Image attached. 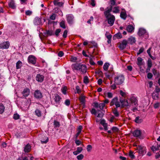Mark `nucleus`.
<instances>
[{"label": "nucleus", "mask_w": 160, "mask_h": 160, "mask_svg": "<svg viewBox=\"0 0 160 160\" xmlns=\"http://www.w3.org/2000/svg\"><path fill=\"white\" fill-rule=\"evenodd\" d=\"M112 9V6H110L107 7L104 12L105 17L106 18L108 23L110 25V26L113 25L115 19V16L110 13Z\"/></svg>", "instance_id": "f257e3e1"}, {"label": "nucleus", "mask_w": 160, "mask_h": 160, "mask_svg": "<svg viewBox=\"0 0 160 160\" xmlns=\"http://www.w3.org/2000/svg\"><path fill=\"white\" fill-rule=\"evenodd\" d=\"M138 34L139 36L142 39H147L148 37V34L145 29L143 28L139 29Z\"/></svg>", "instance_id": "f03ea898"}, {"label": "nucleus", "mask_w": 160, "mask_h": 160, "mask_svg": "<svg viewBox=\"0 0 160 160\" xmlns=\"http://www.w3.org/2000/svg\"><path fill=\"white\" fill-rule=\"evenodd\" d=\"M124 78L122 75H119L115 77L114 78V82L117 85H119L123 83Z\"/></svg>", "instance_id": "7ed1b4c3"}, {"label": "nucleus", "mask_w": 160, "mask_h": 160, "mask_svg": "<svg viewBox=\"0 0 160 160\" xmlns=\"http://www.w3.org/2000/svg\"><path fill=\"white\" fill-rule=\"evenodd\" d=\"M67 20L69 24H72L73 23L74 17L72 14H69L66 16Z\"/></svg>", "instance_id": "20e7f679"}, {"label": "nucleus", "mask_w": 160, "mask_h": 160, "mask_svg": "<svg viewBox=\"0 0 160 160\" xmlns=\"http://www.w3.org/2000/svg\"><path fill=\"white\" fill-rule=\"evenodd\" d=\"M139 150V153L142 156L145 154L146 152V147L143 146H138V147Z\"/></svg>", "instance_id": "39448f33"}, {"label": "nucleus", "mask_w": 160, "mask_h": 160, "mask_svg": "<svg viewBox=\"0 0 160 160\" xmlns=\"http://www.w3.org/2000/svg\"><path fill=\"white\" fill-rule=\"evenodd\" d=\"M10 46V43L8 41L0 43V49H8Z\"/></svg>", "instance_id": "423d86ee"}, {"label": "nucleus", "mask_w": 160, "mask_h": 160, "mask_svg": "<svg viewBox=\"0 0 160 160\" xmlns=\"http://www.w3.org/2000/svg\"><path fill=\"white\" fill-rule=\"evenodd\" d=\"M128 43V41L127 40L124 39L122 41V42L119 44L118 47L121 50H123L126 48Z\"/></svg>", "instance_id": "0eeeda50"}, {"label": "nucleus", "mask_w": 160, "mask_h": 160, "mask_svg": "<svg viewBox=\"0 0 160 160\" xmlns=\"http://www.w3.org/2000/svg\"><path fill=\"white\" fill-rule=\"evenodd\" d=\"M28 61L29 63L34 65L36 63V59L33 56L30 55L28 57Z\"/></svg>", "instance_id": "6e6552de"}, {"label": "nucleus", "mask_w": 160, "mask_h": 160, "mask_svg": "<svg viewBox=\"0 0 160 160\" xmlns=\"http://www.w3.org/2000/svg\"><path fill=\"white\" fill-rule=\"evenodd\" d=\"M34 96L36 98L40 99L42 98V95L40 90H37L34 92Z\"/></svg>", "instance_id": "1a4fd4ad"}, {"label": "nucleus", "mask_w": 160, "mask_h": 160, "mask_svg": "<svg viewBox=\"0 0 160 160\" xmlns=\"http://www.w3.org/2000/svg\"><path fill=\"white\" fill-rule=\"evenodd\" d=\"M61 99V98L60 96L58 94H55V97L54 98V100L55 102V104L57 105H56V106H58V105L60 104V102Z\"/></svg>", "instance_id": "9d476101"}, {"label": "nucleus", "mask_w": 160, "mask_h": 160, "mask_svg": "<svg viewBox=\"0 0 160 160\" xmlns=\"http://www.w3.org/2000/svg\"><path fill=\"white\" fill-rule=\"evenodd\" d=\"M120 101L121 103V107H123L125 106H130V105L128 104V100L125 99L123 100L120 99Z\"/></svg>", "instance_id": "9b49d317"}, {"label": "nucleus", "mask_w": 160, "mask_h": 160, "mask_svg": "<svg viewBox=\"0 0 160 160\" xmlns=\"http://www.w3.org/2000/svg\"><path fill=\"white\" fill-rule=\"evenodd\" d=\"M30 90L28 88H26L24 89L23 91L22 92V94L24 97H28L30 94Z\"/></svg>", "instance_id": "f8f14e48"}, {"label": "nucleus", "mask_w": 160, "mask_h": 160, "mask_svg": "<svg viewBox=\"0 0 160 160\" xmlns=\"http://www.w3.org/2000/svg\"><path fill=\"white\" fill-rule=\"evenodd\" d=\"M44 76L40 74H37L36 77V80L38 82H42L44 80Z\"/></svg>", "instance_id": "ddd939ff"}, {"label": "nucleus", "mask_w": 160, "mask_h": 160, "mask_svg": "<svg viewBox=\"0 0 160 160\" xmlns=\"http://www.w3.org/2000/svg\"><path fill=\"white\" fill-rule=\"evenodd\" d=\"M130 100L132 104L137 106L138 105V100L137 98L134 96H132L130 98Z\"/></svg>", "instance_id": "4468645a"}, {"label": "nucleus", "mask_w": 160, "mask_h": 160, "mask_svg": "<svg viewBox=\"0 0 160 160\" xmlns=\"http://www.w3.org/2000/svg\"><path fill=\"white\" fill-rule=\"evenodd\" d=\"M79 70L82 72V74L85 73L87 72V67L85 65L81 64Z\"/></svg>", "instance_id": "2eb2a0df"}, {"label": "nucleus", "mask_w": 160, "mask_h": 160, "mask_svg": "<svg viewBox=\"0 0 160 160\" xmlns=\"http://www.w3.org/2000/svg\"><path fill=\"white\" fill-rule=\"evenodd\" d=\"M81 65V64L80 63H76L72 65V68L73 70H79Z\"/></svg>", "instance_id": "dca6fc26"}, {"label": "nucleus", "mask_w": 160, "mask_h": 160, "mask_svg": "<svg viewBox=\"0 0 160 160\" xmlns=\"http://www.w3.org/2000/svg\"><path fill=\"white\" fill-rule=\"evenodd\" d=\"M8 5L10 8L12 9H14L16 8L14 2L13 0H9L8 2Z\"/></svg>", "instance_id": "f3484780"}, {"label": "nucleus", "mask_w": 160, "mask_h": 160, "mask_svg": "<svg viewBox=\"0 0 160 160\" xmlns=\"http://www.w3.org/2000/svg\"><path fill=\"white\" fill-rule=\"evenodd\" d=\"M34 23L35 25H38L41 23V19L38 17H36L34 20Z\"/></svg>", "instance_id": "a211bd4d"}, {"label": "nucleus", "mask_w": 160, "mask_h": 160, "mask_svg": "<svg viewBox=\"0 0 160 160\" xmlns=\"http://www.w3.org/2000/svg\"><path fill=\"white\" fill-rule=\"evenodd\" d=\"M82 150L83 149L82 147H78L77 148L76 150L74 152H73V153L74 155H77L80 153L82 151Z\"/></svg>", "instance_id": "6ab92c4d"}, {"label": "nucleus", "mask_w": 160, "mask_h": 160, "mask_svg": "<svg viewBox=\"0 0 160 160\" xmlns=\"http://www.w3.org/2000/svg\"><path fill=\"white\" fill-rule=\"evenodd\" d=\"M134 28L132 25H129L127 27L126 29L127 31L129 32H133Z\"/></svg>", "instance_id": "aec40b11"}, {"label": "nucleus", "mask_w": 160, "mask_h": 160, "mask_svg": "<svg viewBox=\"0 0 160 160\" xmlns=\"http://www.w3.org/2000/svg\"><path fill=\"white\" fill-rule=\"evenodd\" d=\"M141 134V131L138 130H135L133 133L134 136L136 137H140Z\"/></svg>", "instance_id": "412c9836"}, {"label": "nucleus", "mask_w": 160, "mask_h": 160, "mask_svg": "<svg viewBox=\"0 0 160 160\" xmlns=\"http://www.w3.org/2000/svg\"><path fill=\"white\" fill-rule=\"evenodd\" d=\"M31 149V147L29 144H27L25 147L24 148V151L25 152H29Z\"/></svg>", "instance_id": "4be33fe9"}, {"label": "nucleus", "mask_w": 160, "mask_h": 160, "mask_svg": "<svg viewBox=\"0 0 160 160\" xmlns=\"http://www.w3.org/2000/svg\"><path fill=\"white\" fill-rule=\"evenodd\" d=\"M136 42L135 38L131 37L128 38V42L130 44H132L135 43Z\"/></svg>", "instance_id": "5701e85b"}, {"label": "nucleus", "mask_w": 160, "mask_h": 160, "mask_svg": "<svg viewBox=\"0 0 160 160\" xmlns=\"http://www.w3.org/2000/svg\"><path fill=\"white\" fill-rule=\"evenodd\" d=\"M53 3L55 6H58L59 7L62 6L63 4V3L62 2H58L56 0H55L53 1Z\"/></svg>", "instance_id": "b1692460"}, {"label": "nucleus", "mask_w": 160, "mask_h": 160, "mask_svg": "<svg viewBox=\"0 0 160 160\" xmlns=\"http://www.w3.org/2000/svg\"><path fill=\"white\" fill-rule=\"evenodd\" d=\"M120 17L123 20H126L127 17V14L126 12H121L120 13Z\"/></svg>", "instance_id": "393cba45"}, {"label": "nucleus", "mask_w": 160, "mask_h": 160, "mask_svg": "<svg viewBox=\"0 0 160 160\" xmlns=\"http://www.w3.org/2000/svg\"><path fill=\"white\" fill-rule=\"evenodd\" d=\"M100 123L103 126L105 130H108L107 125L105 123V121L104 120H102L100 121Z\"/></svg>", "instance_id": "a878e982"}, {"label": "nucleus", "mask_w": 160, "mask_h": 160, "mask_svg": "<svg viewBox=\"0 0 160 160\" xmlns=\"http://www.w3.org/2000/svg\"><path fill=\"white\" fill-rule=\"evenodd\" d=\"M118 101V98L117 97H115L111 101L110 105L111 106H112L113 105H115V103L117 102V101Z\"/></svg>", "instance_id": "bb28decb"}, {"label": "nucleus", "mask_w": 160, "mask_h": 160, "mask_svg": "<svg viewBox=\"0 0 160 160\" xmlns=\"http://www.w3.org/2000/svg\"><path fill=\"white\" fill-rule=\"evenodd\" d=\"M134 121L136 123H140L142 122L143 119L141 118H140L138 116L136 118Z\"/></svg>", "instance_id": "cd10ccee"}, {"label": "nucleus", "mask_w": 160, "mask_h": 160, "mask_svg": "<svg viewBox=\"0 0 160 160\" xmlns=\"http://www.w3.org/2000/svg\"><path fill=\"white\" fill-rule=\"evenodd\" d=\"M159 94H157L154 92H153L152 95V98L154 100H158L159 98Z\"/></svg>", "instance_id": "c85d7f7f"}, {"label": "nucleus", "mask_w": 160, "mask_h": 160, "mask_svg": "<svg viewBox=\"0 0 160 160\" xmlns=\"http://www.w3.org/2000/svg\"><path fill=\"white\" fill-rule=\"evenodd\" d=\"M113 113L116 117H118L119 116V113L118 111L117 108H114L112 109Z\"/></svg>", "instance_id": "c756f323"}, {"label": "nucleus", "mask_w": 160, "mask_h": 160, "mask_svg": "<svg viewBox=\"0 0 160 160\" xmlns=\"http://www.w3.org/2000/svg\"><path fill=\"white\" fill-rule=\"evenodd\" d=\"M122 37V35L120 33H118L114 35L113 38V39H115V38L120 39Z\"/></svg>", "instance_id": "7c9ffc66"}, {"label": "nucleus", "mask_w": 160, "mask_h": 160, "mask_svg": "<svg viewBox=\"0 0 160 160\" xmlns=\"http://www.w3.org/2000/svg\"><path fill=\"white\" fill-rule=\"evenodd\" d=\"M22 66V62L20 61H18L16 64V67L17 69L20 68Z\"/></svg>", "instance_id": "2f4dec72"}, {"label": "nucleus", "mask_w": 160, "mask_h": 160, "mask_svg": "<svg viewBox=\"0 0 160 160\" xmlns=\"http://www.w3.org/2000/svg\"><path fill=\"white\" fill-rule=\"evenodd\" d=\"M120 10L118 6L115 7L113 8L112 12L114 13H117L119 12Z\"/></svg>", "instance_id": "473e14b6"}, {"label": "nucleus", "mask_w": 160, "mask_h": 160, "mask_svg": "<svg viewBox=\"0 0 160 160\" xmlns=\"http://www.w3.org/2000/svg\"><path fill=\"white\" fill-rule=\"evenodd\" d=\"M5 107L2 103L0 104V114H2L4 111Z\"/></svg>", "instance_id": "72a5a7b5"}, {"label": "nucleus", "mask_w": 160, "mask_h": 160, "mask_svg": "<svg viewBox=\"0 0 160 160\" xmlns=\"http://www.w3.org/2000/svg\"><path fill=\"white\" fill-rule=\"evenodd\" d=\"M35 114L38 117H41V112L40 110L37 109L35 112Z\"/></svg>", "instance_id": "f704fd0d"}, {"label": "nucleus", "mask_w": 160, "mask_h": 160, "mask_svg": "<svg viewBox=\"0 0 160 160\" xmlns=\"http://www.w3.org/2000/svg\"><path fill=\"white\" fill-rule=\"evenodd\" d=\"M53 125L54 128H59L60 126L59 122L56 120L54 121Z\"/></svg>", "instance_id": "c9c22d12"}, {"label": "nucleus", "mask_w": 160, "mask_h": 160, "mask_svg": "<svg viewBox=\"0 0 160 160\" xmlns=\"http://www.w3.org/2000/svg\"><path fill=\"white\" fill-rule=\"evenodd\" d=\"M152 72L155 76H157L158 77H159V73L154 68L152 69Z\"/></svg>", "instance_id": "e433bc0d"}, {"label": "nucleus", "mask_w": 160, "mask_h": 160, "mask_svg": "<svg viewBox=\"0 0 160 160\" xmlns=\"http://www.w3.org/2000/svg\"><path fill=\"white\" fill-rule=\"evenodd\" d=\"M60 27L63 29L66 28V26L65 25V22L64 20L62 21L60 23Z\"/></svg>", "instance_id": "4c0bfd02"}, {"label": "nucleus", "mask_w": 160, "mask_h": 160, "mask_svg": "<svg viewBox=\"0 0 160 160\" xmlns=\"http://www.w3.org/2000/svg\"><path fill=\"white\" fill-rule=\"evenodd\" d=\"M53 31L52 30H46L44 34L48 36H51L53 34Z\"/></svg>", "instance_id": "58836bf2"}, {"label": "nucleus", "mask_w": 160, "mask_h": 160, "mask_svg": "<svg viewBox=\"0 0 160 160\" xmlns=\"http://www.w3.org/2000/svg\"><path fill=\"white\" fill-rule=\"evenodd\" d=\"M109 64L108 63L106 62L104 65L103 66V68L105 71H107L108 70V67Z\"/></svg>", "instance_id": "ea45409f"}, {"label": "nucleus", "mask_w": 160, "mask_h": 160, "mask_svg": "<svg viewBox=\"0 0 160 160\" xmlns=\"http://www.w3.org/2000/svg\"><path fill=\"white\" fill-rule=\"evenodd\" d=\"M142 60H143V59L142 58H140V57H138V59H137V60H138L137 64L139 66L141 65L142 64Z\"/></svg>", "instance_id": "a19ab883"}, {"label": "nucleus", "mask_w": 160, "mask_h": 160, "mask_svg": "<svg viewBox=\"0 0 160 160\" xmlns=\"http://www.w3.org/2000/svg\"><path fill=\"white\" fill-rule=\"evenodd\" d=\"M79 100L81 103H82V104H85V98L84 96H81Z\"/></svg>", "instance_id": "79ce46f5"}, {"label": "nucleus", "mask_w": 160, "mask_h": 160, "mask_svg": "<svg viewBox=\"0 0 160 160\" xmlns=\"http://www.w3.org/2000/svg\"><path fill=\"white\" fill-rule=\"evenodd\" d=\"M105 106L104 103H101L99 104V108L101 110H103Z\"/></svg>", "instance_id": "37998d69"}, {"label": "nucleus", "mask_w": 160, "mask_h": 160, "mask_svg": "<svg viewBox=\"0 0 160 160\" xmlns=\"http://www.w3.org/2000/svg\"><path fill=\"white\" fill-rule=\"evenodd\" d=\"M84 158V155L82 154H80L77 157L78 160H82Z\"/></svg>", "instance_id": "c03bdc74"}, {"label": "nucleus", "mask_w": 160, "mask_h": 160, "mask_svg": "<svg viewBox=\"0 0 160 160\" xmlns=\"http://www.w3.org/2000/svg\"><path fill=\"white\" fill-rule=\"evenodd\" d=\"M111 129L113 132H118V128L116 127H112Z\"/></svg>", "instance_id": "a18cd8bd"}, {"label": "nucleus", "mask_w": 160, "mask_h": 160, "mask_svg": "<svg viewBox=\"0 0 160 160\" xmlns=\"http://www.w3.org/2000/svg\"><path fill=\"white\" fill-rule=\"evenodd\" d=\"M20 116L17 113L14 114L13 116V118L15 120H18L19 119Z\"/></svg>", "instance_id": "49530a36"}, {"label": "nucleus", "mask_w": 160, "mask_h": 160, "mask_svg": "<svg viewBox=\"0 0 160 160\" xmlns=\"http://www.w3.org/2000/svg\"><path fill=\"white\" fill-rule=\"evenodd\" d=\"M83 81L86 84H87L88 83V78L87 76H86L84 77Z\"/></svg>", "instance_id": "de8ad7c7"}, {"label": "nucleus", "mask_w": 160, "mask_h": 160, "mask_svg": "<svg viewBox=\"0 0 160 160\" xmlns=\"http://www.w3.org/2000/svg\"><path fill=\"white\" fill-rule=\"evenodd\" d=\"M152 65L151 60L150 59H149L148 62V67L151 68L152 66Z\"/></svg>", "instance_id": "09e8293b"}, {"label": "nucleus", "mask_w": 160, "mask_h": 160, "mask_svg": "<svg viewBox=\"0 0 160 160\" xmlns=\"http://www.w3.org/2000/svg\"><path fill=\"white\" fill-rule=\"evenodd\" d=\"M76 89L77 90V93L80 94L81 92V90L78 86H77L76 87Z\"/></svg>", "instance_id": "8fccbe9b"}, {"label": "nucleus", "mask_w": 160, "mask_h": 160, "mask_svg": "<svg viewBox=\"0 0 160 160\" xmlns=\"http://www.w3.org/2000/svg\"><path fill=\"white\" fill-rule=\"evenodd\" d=\"M144 50V48L143 47L141 48L138 51V52H137V55H139L140 54L143 52Z\"/></svg>", "instance_id": "3c124183"}, {"label": "nucleus", "mask_w": 160, "mask_h": 160, "mask_svg": "<svg viewBox=\"0 0 160 160\" xmlns=\"http://www.w3.org/2000/svg\"><path fill=\"white\" fill-rule=\"evenodd\" d=\"M157 94H159V92H160V88H158V86H156L155 90L154 91Z\"/></svg>", "instance_id": "603ef678"}, {"label": "nucleus", "mask_w": 160, "mask_h": 160, "mask_svg": "<svg viewBox=\"0 0 160 160\" xmlns=\"http://www.w3.org/2000/svg\"><path fill=\"white\" fill-rule=\"evenodd\" d=\"M61 30L60 29H56L55 32L56 35L58 37L59 35V33L60 32Z\"/></svg>", "instance_id": "864d4df0"}, {"label": "nucleus", "mask_w": 160, "mask_h": 160, "mask_svg": "<svg viewBox=\"0 0 160 160\" xmlns=\"http://www.w3.org/2000/svg\"><path fill=\"white\" fill-rule=\"evenodd\" d=\"M82 128V126H79V127L77 129V132L78 133H80L81 132V131Z\"/></svg>", "instance_id": "5fc2aeb1"}, {"label": "nucleus", "mask_w": 160, "mask_h": 160, "mask_svg": "<svg viewBox=\"0 0 160 160\" xmlns=\"http://www.w3.org/2000/svg\"><path fill=\"white\" fill-rule=\"evenodd\" d=\"M68 31L67 30H65L64 32L63 33L62 35V37L63 38H65L67 37V35L68 33Z\"/></svg>", "instance_id": "6e6d98bb"}, {"label": "nucleus", "mask_w": 160, "mask_h": 160, "mask_svg": "<svg viewBox=\"0 0 160 160\" xmlns=\"http://www.w3.org/2000/svg\"><path fill=\"white\" fill-rule=\"evenodd\" d=\"M133 152L132 151H130L129 152V156L131 158H135V156L133 154Z\"/></svg>", "instance_id": "4d7b16f0"}, {"label": "nucleus", "mask_w": 160, "mask_h": 160, "mask_svg": "<svg viewBox=\"0 0 160 160\" xmlns=\"http://www.w3.org/2000/svg\"><path fill=\"white\" fill-rule=\"evenodd\" d=\"M65 104L67 106H69L70 104V101L69 99H66L65 102Z\"/></svg>", "instance_id": "13d9d810"}, {"label": "nucleus", "mask_w": 160, "mask_h": 160, "mask_svg": "<svg viewBox=\"0 0 160 160\" xmlns=\"http://www.w3.org/2000/svg\"><path fill=\"white\" fill-rule=\"evenodd\" d=\"M120 94L122 96L124 97L126 96V93L123 92L122 90L120 91Z\"/></svg>", "instance_id": "bf43d9fd"}, {"label": "nucleus", "mask_w": 160, "mask_h": 160, "mask_svg": "<svg viewBox=\"0 0 160 160\" xmlns=\"http://www.w3.org/2000/svg\"><path fill=\"white\" fill-rule=\"evenodd\" d=\"M92 149V146L90 145H88L87 146V150L88 152H90Z\"/></svg>", "instance_id": "052dcab7"}, {"label": "nucleus", "mask_w": 160, "mask_h": 160, "mask_svg": "<svg viewBox=\"0 0 160 160\" xmlns=\"http://www.w3.org/2000/svg\"><path fill=\"white\" fill-rule=\"evenodd\" d=\"M32 12L29 10H27L25 12L26 14L28 16H30L32 14Z\"/></svg>", "instance_id": "680f3d73"}, {"label": "nucleus", "mask_w": 160, "mask_h": 160, "mask_svg": "<svg viewBox=\"0 0 160 160\" xmlns=\"http://www.w3.org/2000/svg\"><path fill=\"white\" fill-rule=\"evenodd\" d=\"M151 149L153 152H154L158 150V147H154V146H152L151 147Z\"/></svg>", "instance_id": "e2e57ef3"}, {"label": "nucleus", "mask_w": 160, "mask_h": 160, "mask_svg": "<svg viewBox=\"0 0 160 160\" xmlns=\"http://www.w3.org/2000/svg\"><path fill=\"white\" fill-rule=\"evenodd\" d=\"M115 105L116 106V108H118L120 107L121 106L120 103L118 101H117L116 103H115Z\"/></svg>", "instance_id": "0e129e2a"}, {"label": "nucleus", "mask_w": 160, "mask_h": 160, "mask_svg": "<svg viewBox=\"0 0 160 160\" xmlns=\"http://www.w3.org/2000/svg\"><path fill=\"white\" fill-rule=\"evenodd\" d=\"M107 96L109 98H111L113 97V94L111 92H108L107 93Z\"/></svg>", "instance_id": "69168bd1"}, {"label": "nucleus", "mask_w": 160, "mask_h": 160, "mask_svg": "<svg viewBox=\"0 0 160 160\" xmlns=\"http://www.w3.org/2000/svg\"><path fill=\"white\" fill-rule=\"evenodd\" d=\"M153 76L152 74L150 72H148L147 75V78L148 79H151Z\"/></svg>", "instance_id": "338daca9"}, {"label": "nucleus", "mask_w": 160, "mask_h": 160, "mask_svg": "<svg viewBox=\"0 0 160 160\" xmlns=\"http://www.w3.org/2000/svg\"><path fill=\"white\" fill-rule=\"evenodd\" d=\"M64 55L63 52L62 51H59L58 53V55L59 57H62Z\"/></svg>", "instance_id": "774afa93"}]
</instances>
